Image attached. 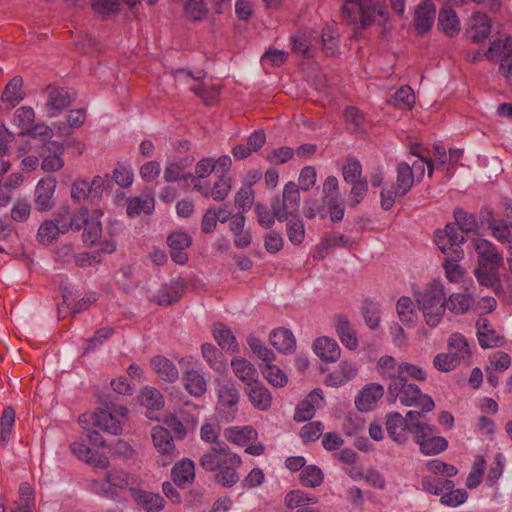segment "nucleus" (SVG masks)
I'll list each match as a JSON object with an SVG mask.
<instances>
[{"mask_svg": "<svg viewBox=\"0 0 512 512\" xmlns=\"http://www.w3.org/2000/svg\"><path fill=\"white\" fill-rule=\"evenodd\" d=\"M241 464L240 456L232 452L226 443H216L200 458L201 467L213 472L215 481L224 487H232L238 482L237 469Z\"/></svg>", "mask_w": 512, "mask_h": 512, "instance_id": "f257e3e1", "label": "nucleus"}, {"mask_svg": "<svg viewBox=\"0 0 512 512\" xmlns=\"http://www.w3.org/2000/svg\"><path fill=\"white\" fill-rule=\"evenodd\" d=\"M436 162H413L410 166L407 162H402L397 168V185H385L380 192V205L385 211H389L397 197H402L411 190L414 181L420 180L425 173L424 164L427 165L428 175L431 177ZM444 164V162H437Z\"/></svg>", "mask_w": 512, "mask_h": 512, "instance_id": "f03ea898", "label": "nucleus"}, {"mask_svg": "<svg viewBox=\"0 0 512 512\" xmlns=\"http://www.w3.org/2000/svg\"><path fill=\"white\" fill-rule=\"evenodd\" d=\"M415 297L426 324L431 328L437 327L446 310V294L442 282L432 280Z\"/></svg>", "mask_w": 512, "mask_h": 512, "instance_id": "7ed1b4c3", "label": "nucleus"}, {"mask_svg": "<svg viewBox=\"0 0 512 512\" xmlns=\"http://www.w3.org/2000/svg\"><path fill=\"white\" fill-rule=\"evenodd\" d=\"M472 245L478 254V267L475 275L480 284L493 286L498 282V271L503 264V256L496 246L482 238L473 239Z\"/></svg>", "mask_w": 512, "mask_h": 512, "instance_id": "20e7f679", "label": "nucleus"}, {"mask_svg": "<svg viewBox=\"0 0 512 512\" xmlns=\"http://www.w3.org/2000/svg\"><path fill=\"white\" fill-rule=\"evenodd\" d=\"M65 233L70 229H84L82 239L86 246H93L96 243V225L94 218L89 216L87 208H80L74 217H70L68 206H62L56 212L53 220Z\"/></svg>", "mask_w": 512, "mask_h": 512, "instance_id": "39448f33", "label": "nucleus"}, {"mask_svg": "<svg viewBox=\"0 0 512 512\" xmlns=\"http://www.w3.org/2000/svg\"><path fill=\"white\" fill-rule=\"evenodd\" d=\"M471 351L466 338L460 333H453L448 339L447 352L437 354L433 366L440 372H449L461 363H468Z\"/></svg>", "mask_w": 512, "mask_h": 512, "instance_id": "423d86ee", "label": "nucleus"}, {"mask_svg": "<svg viewBox=\"0 0 512 512\" xmlns=\"http://www.w3.org/2000/svg\"><path fill=\"white\" fill-rule=\"evenodd\" d=\"M377 15H384L379 0H344L342 16L348 23L367 28L374 23Z\"/></svg>", "mask_w": 512, "mask_h": 512, "instance_id": "0eeeda50", "label": "nucleus"}, {"mask_svg": "<svg viewBox=\"0 0 512 512\" xmlns=\"http://www.w3.org/2000/svg\"><path fill=\"white\" fill-rule=\"evenodd\" d=\"M407 417L410 420L409 432L414 435L415 441L423 454L434 455L447 448V440L444 437L435 436L431 426L420 422L418 412L408 411Z\"/></svg>", "mask_w": 512, "mask_h": 512, "instance_id": "6e6552de", "label": "nucleus"}, {"mask_svg": "<svg viewBox=\"0 0 512 512\" xmlns=\"http://www.w3.org/2000/svg\"><path fill=\"white\" fill-rule=\"evenodd\" d=\"M79 424L83 429L79 441L70 445L71 452L81 461L93 468L96 467V442L93 435L96 433V412L84 413L79 417Z\"/></svg>", "mask_w": 512, "mask_h": 512, "instance_id": "1a4fd4ad", "label": "nucleus"}, {"mask_svg": "<svg viewBox=\"0 0 512 512\" xmlns=\"http://www.w3.org/2000/svg\"><path fill=\"white\" fill-rule=\"evenodd\" d=\"M389 400H399L405 406L421 407L423 411H431L434 408V401L428 395L421 393L420 388L412 383L395 380L388 386Z\"/></svg>", "mask_w": 512, "mask_h": 512, "instance_id": "9d476101", "label": "nucleus"}, {"mask_svg": "<svg viewBox=\"0 0 512 512\" xmlns=\"http://www.w3.org/2000/svg\"><path fill=\"white\" fill-rule=\"evenodd\" d=\"M206 74L198 71L195 74L184 69L177 70L175 80L180 84H186L189 90L195 93L205 104H211L219 95V87L204 81Z\"/></svg>", "mask_w": 512, "mask_h": 512, "instance_id": "9b49d317", "label": "nucleus"}, {"mask_svg": "<svg viewBox=\"0 0 512 512\" xmlns=\"http://www.w3.org/2000/svg\"><path fill=\"white\" fill-rule=\"evenodd\" d=\"M300 206L299 187L294 182L285 184L282 196L275 197L271 202V208L274 216L280 222L288 220L289 217L296 216Z\"/></svg>", "mask_w": 512, "mask_h": 512, "instance_id": "f8f14e48", "label": "nucleus"}, {"mask_svg": "<svg viewBox=\"0 0 512 512\" xmlns=\"http://www.w3.org/2000/svg\"><path fill=\"white\" fill-rule=\"evenodd\" d=\"M196 360L192 356L183 357L179 364L185 368L182 381L185 390L194 397H201L207 390V383L204 376L193 369Z\"/></svg>", "mask_w": 512, "mask_h": 512, "instance_id": "ddd939ff", "label": "nucleus"}, {"mask_svg": "<svg viewBox=\"0 0 512 512\" xmlns=\"http://www.w3.org/2000/svg\"><path fill=\"white\" fill-rule=\"evenodd\" d=\"M128 409L122 405L112 404L106 410L98 409V427L117 435L122 431V424L127 419Z\"/></svg>", "mask_w": 512, "mask_h": 512, "instance_id": "4468645a", "label": "nucleus"}, {"mask_svg": "<svg viewBox=\"0 0 512 512\" xmlns=\"http://www.w3.org/2000/svg\"><path fill=\"white\" fill-rule=\"evenodd\" d=\"M105 482L101 484L102 492L108 497H114L118 490L126 488L135 489L137 484V477L128 474L123 470L113 469L105 472Z\"/></svg>", "mask_w": 512, "mask_h": 512, "instance_id": "2eb2a0df", "label": "nucleus"}, {"mask_svg": "<svg viewBox=\"0 0 512 512\" xmlns=\"http://www.w3.org/2000/svg\"><path fill=\"white\" fill-rule=\"evenodd\" d=\"M151 436L155 448L161 455L160 465L167 466L171 464L178 454L176 453L174 440L168 429L162 426H156L152 429Z\"/></svg>", "mask_w": 512, "mask_h": 512, "instance_id": "dca6fc26", "label": "nucleus"}, {"mask_svg": "<svg viewBox=\"0 0 512 512\" xmlns=\"http://www.w3.org/2000/svg\"><path fill=\"white\" fill-rule=\"evenodd\" d=\"M502 56L499 71L505 77L512 75V38L507 36L504 41L496 39L485 52V57L494 60Z\"/></svg>", "mask_w": 512, "mask_h": 512, "instance_id": "f3484780", "label": "nucleus"}, {"mask_svg": "<svg viewBox=\"0 0 512 512\" xmlns=\"http://www.w3.org/2000/svg\"><path fill=\"white\" fill-rule=\"evenodd\" d=\"M47 100L45 107L49 117H55L72 101L69 91L63 87L48 85L45 89Z\"/></svg>", "mask_w": 512, "mask_h": 512, "instance_id": "a211bd4d", "label": "nucleus"}, {"mask_svg": "<svg viewBox=\"0 0 512 512\" xmlns=\"http://www.w3.org/2000/svg\"><path fill=\"white\" fill-rule=\"evenodd\" d=\"M410 420L400 413H390L386 417V430L389 437L396 443L403 444L408 439Z\"/></svg>", "mask_w": 512, "mask_h": 512, "instance_id": "6ab92c4d", "label": "nucleus"}, {"mask_svg": "<svg viewBox=\"0 0 512 512\" xmlns=\"http://www.w3.org/2000/svg\"><path fill=\"white\" fill-rule=\"evenodd\" d=\"M358 374V366L355 362L344 360L337 369L326 375L324 383L331 387H340L353 380Z\"/></svg>", "mask_w": 512, "mask_h": 512, "instance_id": "aec40b11", "label": "nucleus"}, {"mask_svg": "<svg viewBox=\"0 0 512 512\" xmlns=\"http://www.w3.org/2000/svg\"><path fill=\"white\" fill-rule=\"evenodd\" d=\"M323 395L320 389H315L302 400L296 408L294 419L297 422H304L311 419L318 408L322 406Z\"/></svg>", "mask_w": 512, "mask_h": 512, "instance_id": "412c9836", "label": "nucleus"}, {"mask_svg": "<svg viewBox=\"0 0 512 512\" xmlns=\"http://www.w3.org/2000/svg\"><path fill=\"white\" fill-rule=\"evenodd\" d=\"M56 183L52 178L41 179L35 189V205L37 210L44 212L54 207L53 194Z\"/></svg>", "mask_w": 512, "mask_h": 512, "instance_id": "4be33fe9", "label": "nucleus"}, {"mask_svg": "<svg viewBox=\"0 0 512 512\" xmlns=\"http://www.w3.org/2000/svg\"><path fill=\"white\" fill-rule=\"evenodd\" d=\"M464 232L456 225L448 224L443 231H438L435 236V243H443V239L450 241L452 248V258L460 260L463 257V251L460 245L464 242Z\"/></svg>", "mask_w": 512, "mask_h": 512, "instance_id": "5701e85b", "label": "nucleus"}, {"mask_svg": "<svg viewBox=\"0 0 512 512\" xmlns=\"http://www.w3.org/2000/svg\"><path fill=\"white\" fill-rule=\"evenodd\" d=\"M167 242L171 249L172 260L180 265L185 264L188 261L185 249L191 245V237L185 232H175L168 237Z\"/></svg>", "mask_w": 512, "mask_h": 512, "instance_id": "b1692460", "label": "nucleus"}, {"mask_svg": "<svg viewBox=\"0 0 512 512\" xmlns=\"http://www.w3.org/2000/svg\"><path fill=\"white\" fill-rule=\"evenodd\" d=\"M384 388L377 383L366 385L357 395L355 404L360 411L372 410L376 403L383 397Z\"/></svg>", "mask_w": 512, "mask_h": 512, "instance_id": "393cba45", "label": "nucleus"}, {"mask_svg": "<svg viewBox=\"0 0 512 512\" xmlns=\"http://www.w3.org/2000/svg\"><path fill=\"white\" fill-rule=\"evenodd\" d=\"M245 392L254 408L266 411L271 407L272 395L265 385L258 380L248 385Z\"/></svg>", "mask_w": 512, "mask_h": 512, "instance_id": "a878e982", "label": "nucleus"}, {"mask_svg": "<svg viewBox=\"0 0 512 512\" xmlns=\"http://www.w3.org/2000/svg\"><path fill=\"white\" fill-rule=\"evenodd\" d=\"M334 327L341 343L349 350H356L359 342L348 318L344 315H337L334 318Z\"/></svg>", "mask_w": 512, "mask_h": 512, "instance_id": "bb28decb", "label": "nucleus"}, {"mask_svg": "<svg viewBox=\"0 0 512 512\" xmlns=\"http://www.w3.org/2000/svg\"><path fill=\"white\" fill-rule=\"evenodd\" d=\"M477 337L483 348L500 347L504 344V337L498 334L485 318H479L476 322Z\"/></svg>", "mask_w": 512, "mask_h": 512, "instance_id": "cd10ccee", "label": "nucleus"}, {"mask_svg": "<svg viewBox=\"0 0 512 512\" xmlns=\"http://www.w3.org/2000/svg\"><path fill=\"white\" fill-rule=\"evenodd\" d=\"M150 365L157 376L165 382L174 383L179 378V371L176 365L163 355L152 357Z\"/></svg>", "mask_w": 512, "mask_h": 512, "instance_id": "c85d7f7f", "label": "nucleus"}, {"mask_svg": "<svg viewBox=\"0 0 512 512\" xmlns=\"http://www.w3.org/2000/svg\"><path fill=\"white\" fill-rule=\"evenodd\" d=\"M314 352L326 362H336L341 355V349L337 342L330 337L322 336L313 344Z\"/></svg>", "mask_w": 512, "mask_h": 512, "instance_id": "c756f323", "label": "nucleus"}, {"mask_svg": "<svg viewBox=\"0 0 512 512\" xmlns=\"http://www.w3.org/2000/svg\"><path fill=\"white\" fill-rule=\"evenodd\" d=\"M436 14L435 5L430 1L420 3L415 11V28L419 34L429 31Z\"/></svg>", "mask_w": 512, "mask_h": 512, "instance_id": "7c9ffc66", "label": "nucleus"}, {"mask_svg": "<svg viewBox=\"0 0 512 512\" xmlns=\"http://www.w3.org/2000/svg\"><path fill=\"white\" fill-rule=\"evenodd\" d=\"M218 398L220 409L227 408L229 413L227 419H232L239 402V392L235 385L231 382L221 384L218 389Z\"/></svg>", "mask_w": 512, "mask_h": 512, "instance_id": "2f4dec72", "label": "nucleus"}, {"mask_svg": "<svg viewBox=\"0 0 512 512\" xmlns=\"http://www.w3.org/2000/svg\"><path fill=\"white\" fill-rule=\"evenodd\" d=\"M225 439L238 446H246L258 437L257 431L251 426H232L224 430Z\"/></svg>", "mask_w": 512, "mask_h": 512, "instance_id": "473e14b6", "label": "nucleus"}, {"mask_svg": "<svg viewBox=\"0 0 512 512\" xmlns=\"http://www.w3.org/2000/svg\"><path fill=\"white\" fill-rule=\"evenodd\" d=\"M132 498L147 512H159L164 507V499L156 493L132 489Z\"/></svg>", "mask_w": 512, "mask_h": 512, "instance_id": "72a5a7b5", "label": "nucleus"}, {"mask_svg": "<svg viewBox=\"0 0 512 512\" xmlns=\"http://www.w3.org/2000/svg\"><path fill=\"white\" fill-rule=\"evenodd\" d=\"M23 79L20 76L13 77L5 86L1 100L8 105V108H14L24 99Z\"/></svg>", "mask_w": 512, "mask_h": 512, "instance_id": "f704fd0d", "label": "nucleus"}, {"mask_svg": "<svg viewBox=\"0 0 512 512\" xmlns=\"http://www.w3.org/2000/svg\"><path fill=\"white\" fill-rule=\"evenodd\" d=\"M396 312L400 322L408 328L413 327L418 319V313L413 300L408 296H402L396 303Z\"/></svg>", "mask_w": 512, "mask_h": 512, "instance_id": "c9c22d12", "label": "nucleus"}, {"mask_svg": "<svg viewBox=\"0 0 512 512\" xmlns=\"http://www.w3.org/2000/svg\"><path fill=\"white\" fill-rule=\"evenodd\" d=\"M154 209V197L150 190H144L138 197H133L127 205V214L135 217L141 213L150 214Z\"/></svg>", "mask_w": 512, "mask_h": 512, "instance_id": "e433bc0d", "label": "nucleus"}, {"mask_svg": "<svg viewBox=\"0 0 512 512\" xmlns=\"http://www.w3.org/2000/svg\"><path fill=\"white\" fill-rule=\"evenodd\" d=\"M234 375L246 386L258 380L257 369L248 360L238 357L231 361Z\"/></svg>", "mask_w": 512, "mask_h": 512, "instance_id": "4c0bfd02", "label": "nucleus"}, {"mask_svg": "<svg viewBox=\"0 0 512 512\" xmlns=\"http://www.w3.org/2000/svg\"><path fill=\"white\" fill-rule=\"evenodd\" d=\"M266 135L263 130H256L247 139V145H237L233 148V155L237 159L250 156L251 152L258 151L265 143Z\"/></svg>", "mask_w": 512, "mask_h": 512, "instance_id": "58836bf2", "label": "nucleus"}, {"mask_svg": "<svg viewBox=\"0 0 512 512\" xmlns=\"http://www.w3.org/2000/svg\"><path fill=\"white\" fill-rule=\"evenodd\" d=\"M356 243L350 238L340 233H328L320 241L317 246L318 256L325 257L326 251L334 247H342L352 249Z\"/></svg>", "mask_w": 512, "mask_h": 512, "instance_id": "ea45409f", "label": "nucleus"}, {"mask_svg": "<svg viewBox=\"0 0 512 512\" xmlns=\"http://www.w3.org/2000/svg\"><path fill=\"white\" fill-rule=\"evenodd\" d=\"M184 288L178 283L163 285L152 298L160 306H169L176 303L183 295Z\"/></svg>", "mask_w": 512, "mask_h": 512, "instance_id": "a19ab883", "label": "nucleus"}, {"mask_svg": "<svg viewBox=\"0 0 512 512\" xmlns=\"http://www.w3.org/2000/svg\"><path fill=\"white\" fill-rule=\"evenodd\" d=\"M193 461L184 459L177 463L172 469V479L177 486L184 487L191 483L195 477Z\"/></svg>", "mask_w": 512, "mask_h": 512, "instance_id": "79ce46f5", "label": "nucleus"}, {"mask_svg": "<svg viewBox=\"0 0 512 512\" xmlns=\"http://www.w3.org/2000/svg\"><path fill=\"white\" fill-rule=\"evenodd\" d=\"M269 341L275 349L284 353L291 351L296 344L294 335L285 328L273 330L270 334Z\"/></svg>", "mask_w": 512, "mask_h": 512, "instance_id": "37998d69", "label": "nucleus"}, {"mask_svg": "<svg viewBox=\"0 0 512 512\" xmlns=\"http://www.w3.org/2000/svg\"><path fill=\"white\" fill-rule=\"evenodd\" d=\"M12 121L21 130L20 136H28L35 121V112L30 106H22L14 112Z\"/></svg>", "mask_w": 512, "mask_h": 512, "instance_id": "c03bdc74", "label": "nucleus"}, {"mask_svg": "<svg viewBox=\"0 0 512 512\" xmlns=\"http://www.w3.org/2000/svg\"><path fill=\"white\" fill-rule=\"evenodd\" d=\"M213 337L223 350L235 351L238 349V343L232 331L222 323L214 325Z\"/></svg>", "mask_w": 512, "mask_h": 512, "instance_id": "a18cd8bd", "label": "nucleus"}, {"mask_svg": "<svg viewBox=\"0 0 512 512\" xmlns=\"http://www.w3.org/2000/svg\"><path fill=\"white\" fill-rule=\"evenodd\" d=\"M61 234L65 232L54 221L45 220L39 226L36 238L40 244L48 246Z\"/></svg>", "mask_w": 512, "mask_h": 512, "instance_id": "49530a36", "label": "nucleus"}, {"mask_svg": "<svg viewBox=\"0 0 512 512\" xmlns=\"http://www.w3.org/2000/svg\"><path fill=\"white\" fill-rule=\"evenodd\" d=\"M377 372L384 379L394 382L400 376V363L392 356H382L377 362Z\"/></svg>", "mask_w": 512, "mask_h": 512, "instance_id": "de8ad7c7", "label": "nucleus"}, {"mask_svg": "<svg viewBox=\"0 0 512 512\" xmlns=\"http://www.w3.org/2000/svg\"><path fill=\"white\" fill-rule=\"evenodd\" d=\"M438 23L443 32L448 36H453L460 30L456 12L450 7L443 8L439 12Z\"/></svg>", "mask_w": 512, "mask_h": 512, "instance_id": "09e8293b", "label": "nucleus"}, {"mask_svg": "<svg viewBox=\"0 0 512 512\" xmlns=\"http://www.w3.org/2000/svg\"><path fill=\"white\" fill-rule=\"evenodd\" d=\"M474 299L466 293H453L446 299V308L454 314H464L473 305Z\"/></svg>", "mask_w": 512, "mask_h": 512, "instance_id": "8fccbe9b", "label": "nucleus"}, {"mask_svg": "<svg viewBox=\"0 0 512 512\" xmlns=\"http://www.w3.org/2000/svg\"><path fill=\"white\" fill-rule=\"evenodd\" d=\"M362 314L366 325L370 329L375 330L379 327L381 321V311L380 305L377 302L371 299H366L363 302Z\"/></svg>", "mask_w": 512, "mask_h": 512, "instance_id": "3c124183", "label": "nucleus"}, {"mask_svg": "<svg viewBox=\"0 0 512 512\" xmlns=\"http://www.w3.org/2000/svg\"><path fill=\"white\" fill-rule=\"evenodd\" d=\"M389 102L399 109L409 110L415 104V95L409 86H402L395 92Z\"/></svg>", "mask_w": 512, "mask_h": 512, "instance_id": "603ef678", "label": "nucleus"}, {"mask_svg": "<svg viewBox=\"0 0 512 512\" xmlns=\"http://www.w3.org/2000/svg\"><path fill=\"white\" fill-rule=\"evenodd\" d=\"M202 357L213 370L220 372L224 369L222 353L212 344L204 343L201 347Z\"/></svg>", "mask_w": 512, "mask_h": 512, "instance_id": "864d4df0", "label": "nucleus"}, {"mask_svg": "<svg viewBox=\"0 0 512 512\" xmlns=\"http://www.w3.org/2000/svg\"><path fill=\"white\" fill-rule=\"evenodd\" d=\"M474 25L472 27L473 33L471 38L474 42L479 43L485 40L491 31V23L487 15L476 13L474 15Z\"/></svg>", "mask_w": 512, "mask_h": 512, "instance_id": "5fc2aeb1", "label": "nucleus"}, {"mask_svg": "<svg viewBox=\"0 0 512 512\" xmlns=\"http://www.w3.org/2000/svg\"><path fill=\"white\" fill-rule=\"evenodd\" d=\"M217 177L218 180L213 185L211 196L215 201H223L231 190L232 178L228 172H219Z\"/></svg>", "mask_w": 512, "mask_h": 512, "instance_id": "6e6d98bb", "label": "nucleus"}, {"mask_svg": "<svg viewBox=\"0 0 512 512\" xmlns=\"http://www.w3.org/2000/svg\"><path fill=\"white\" fill-rule=\"evenodd\" d=\"M317 502V498L315 496H310L304 491L294 490L286 495L285 503L288 508H302L311 504H315Z\"/></svg>", "mask_w": 512, "mask_h": 512, "instance_id": "4d7b16f0", "label": "nucleus"}, {"mask_svg": "<svg viewBox=\"0 0 512 512\" xmlns=\"http://www.w3.org/2000/svg\"><path fill=\"white\" fill-rule=\"evenodd\" d=\"M255 194L250 186H242L236 193L234 203L238 212L245 213L249 211L254 204Z\"/></svg>", "mask_w": 512, "mask_h": 512, "instance_id": "13d9d810", "label": "nucleus"}, {"mask_svg": "<svg viewBox=\"0 0 512 512\" xmlns=\"http://www.w3.org/2000/svg\"><path fill=\"white\" fill-rule=\"evenodd\" d=\"M140 401L142 405L151 410H159L164 406V400L160 391L152 387L143 388Z\"/></svg>", "mask_w": 512, "mask_h": 512, "instance_id": "bf43d9fd", "label": "nucleus"}, {"mask_svg": "<svg viewBox=\"0 0 512 512\" xmlns=\"http://www.w3.org/2000/svg\"><path fill=\"white\" fill-rule=\"evenodd\" d=\"M492 236L501 244L508 245L512 249V228L504 220H499L489 228Z\"/></svg>", "mask_w": 512, "mask_h": 512, "instance_id": "052dcab7", "label": "nucleus"}, {"mask_svg": "<svg viewBox=\"0 0 512 512\" xmlns=\"http://www.w3.org/2000/svg\"><path fill=\"white\" fill-rule=\"evenodd\" d=\"M262 374L275 387H284L288 382L287 375L277 365L267 364Z\"/></svg>", "mask_w": 512, "mask_h": 512, "instance_id": "680f3d73", "label": "nucleus"}, {"mask_svg": "<svg viewBox=\"0 0 512 512\" xmlns=\"http://www.w3.org/2000/svg\"><path fill=\"white\" fill-rule=\"evenodd\" d=\"M300 480L306 487H316L323 482V473L317 466L309 465L301 471Z\"/></svg>", "mask_w": 512, "mask_h": 512, "instance_id": "e2e57ef3", "label": "nucleus"}, {"mask_svg": "<svg viewBox=\"0 0 512 512\" xmlns=\"http://www.w3.org/2000/svg\"><path fill=\"white\" fill-rule=\"evenodd\" d=\"M454 217L457 223V226L460 228L462 232H474L478 228V223L476 217L473 214L466 212L463 209H456L454 211Z\"/></svg>", "mask_w": 512, "mask_h": 512, "instance_id": "0e129e2a", "label": "nucleus"}, {"mask_svg": "<svg viewBox=\"0 0 512 512\" xmlns=\"http://www.w3.org/2000/svg\"><path fill=\"white\" fill-rule=\"evenodd\" d=\"M459 260H454L452 256H447L443 262L446 278L452 283H460L465 276L464 269L457 264Z\"/></svg>", "mask_w": 512, "mask_h": 512, "instance_id": "69168bd1", "label": "nucleus"}, {"mask_svg": "<svg viewBox=\"0 0 512 512\" xmlns=\"http://www.w3.org/2000/svg\"><path fill=\"white\" fill-rule=\"evenodd\" d=\"M484 469L485 459L482 456H477L474 460L472 469L466 479V486L469 489H474L481 483Z\"/></svg>", "mask_w": 512, "mask_h": 512, "instance_id": "338daca9", "label": "nucleus"}, {"mask_svg": "<svg viewBox=\"0 0 512 512\" xmlns=\"http://www.w3.org/2000/svg\"><path fill=\"white\" fill-rule=\"evenodd\" d=\"M323 203L333 222H339L344 216V207L340 201V196H323Z\"/></svg>", "mask_w": 512, "mask_h": 512, "instance_id": "774afa93", "label": "nucleus"}]
</instances>
